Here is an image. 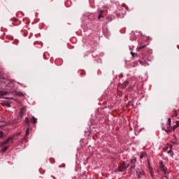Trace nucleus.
I'll return each mask as SVG.
<instances>
[{"label": "nucleus", "mask_w": 179, "mask_h": 179, "mask_svg": "<svg viewBox=\"0 0 179 179\" xmlns=\"http://www.w3.org/2000/svg\"><path fill=\"white\" fill-rule=\"evenodd\" d=\"M13 139H15V136L8 137L6 141L0 143V148H1L0 152L3 153L8 150V143H12L13 142Z\"/></svg>", "instance_id": "obj_1"}, {"label": "nucleus", "mask_w": 179, "mask_h": 179, "mask_svg": "<svg viewBox=\"0 0 179 179\" xmlns=\"http://www.w3.org/2000/svg\"><path fill=\"white\" fill-rule=\"evenodd\" d=\"M129 167V164H126L125 162L122 163L117 169V171L120 173H122V171H125Z\"/></svg>", "instance_id": "obj_2"}, {"label": "nucleus", "mask_w": 179, "mask_h": 179, "mask_svg": "<svg viewBox=\"0 0 179 179\" xmlns=\"http://www.w3.org/2000/svg\"><path fill=\"white\" fill-rule=\"evenodd\" d=\"M159 169L161 171H163V173H164L165 178L169 179V175L166 173V171H167V168L166 167V166H164V164H163V161L159 162Z\"/></svg>", "instance_id": "obj_3"}, {"label": "nucleus", "mask_w": 179, "mask_h": 179, "mask_svg": "<svg viewBox=\"0 0 179 179\" xmlns=\"http://www.w3.org/2000/svg\"><path fill=\"white\" fill-rule=\"evenodd\" d=\"M103 10H99V15H98V19H101V17H103V13L106 12V9H108V7L107 6H103Z\"/></svg>", "instance_id": "obj_4"}, {"label": "nucleus", "mask_w": 179, "mask_h": 179, "mask_svg": "<svg viewBox=\"0 0 179 179\" xmlns=\"http://www.w3.org/2000/svg\"><path fill=\"white\" fill-rule=\"evenodd\" d=\"M130 163H131L130 169L134 170V169H135L136 167L135 163H136V158L132 159Z\"/></svg>", "instance_id": "obj_5"}, {"label": "nucleus", "mask_w": 179, "mask_h": 179, "mask_svg": "<svg viewBox=\"0 0 179 179\" xmlns=\"http://www.w3.org/2000/svg\"><path fill=\"white\" fill-rule=\"evenodd\" d=\"M136 174L138 178H141V177H142V176H143V174H145V172L142 170H137L136 171Z\"/></svg>", "instance_id": "obj_6"}, {"label": "nucleus", "mask_w": 179, "mask_h": 179, "mask_svg": "<svg viewBox=\"0 0 179 179\" xmlns=\"http://www.w3.org/2000/svg\"><path fill=\"white\" fill-rule=\"evenodd\" d=\"M138 62H139L140 65H143V66H148V65H149V63H148L145 60H139Z\"/></svg>", "instance_id": "obj_7"}, {"label": "nucleus", "mask_w": 179, "mask_h": 179, "mask_svg": "<svg viewBox=\"0 0 179 179\" xmlns=\"http://www.w3.org/2000/svg\"><path fill=\"white\" fill-rule=\"evenodd\" d=\"M178 127H179V121L176 120V124L172 127L173 131H176V129H177V128H178Z\"/></svg>", "instance_id": "obj_8"}, {"label": "nucleus", "mask_w": 179, "mask_h": 179, "mask_svg": "<svg viewBox=\"0 0 179 179\" xmlns=\"http://www.w3.org/2000/svg\"><path fill=\"white\" fill-rule=\"evenodd\" d=\"M7 94H9V92L5 91H0V97L7 96Z\"/></svg>", "instance_id": "obj_9"}, {"label": "nucleus", "mask_w": 179, "mask_h": 179, "mask_svg": "<svg viewBox=\"0 0 179 179\" xmlns=\"http://www.w3.org/2000/svg\"><path fill=\"white\" fill-rule=\"evenodd\" d=\"M148 154L146 153V152H141L140 155V159H143V157H147Z\"/></svg>", "instance_id": "obj_10"}, {"label": "nucleus", "mask_w": 179, "mask_h": 179, "mask_svg": "<svg viewBox=\"0 0 179 179\" xmlns=\"http://www.w3.org/2000/svg\"><path fill=\"white\" fill-rule=\"evenodd\" d=\"M166 127H167L168 129L171 127V118H170V117L168 119V123H167Z\"/></svg>", "instance_id": "obj_11"}, {"label": "nucleus", "mask_w": 179, "mask_h": 179, "mask_svg": "<svg viewBox=\"0 0 179 179\" xmlns=\"http://www.w3.org/2000/svg\"><path fill=\"white\" fill-rule=\"evenodd\" d=\"M129 83L128 81H124L122 85V89H125V87L127 86V85H129Z\"/></svg>", "instance_id": "obj_12"}, {"label": "nucleus", "mask_w": 179, "mask_h": 179, "mask_svg": "<svg viewBox=\"0 0 179 179\" xmlns=\"http://www.w3.org/2000/svg\"><path fill=\"white\" fill-rule=\"evenodd\" d=\"M29 129L27 128L26 131V134L24 135V139H27V138H29Z\"/></svg>", "instance_id": "obj_13"}, {"label": "nucleus", "mask_w": 179, "mask_h": 179, "mask_svg": "<svg viewBox=\"0 0 179 179\" xmlns=\"http://www.w3.org/2000/svg\"><path fill=\"white\" fill-rule=\"evenodd\" d=\"M177 115H178V114H177V110L174 109V110H173V113H172L171 117H177Z\"/></svg>", "instance_id": "obj_14"}, {"label": "nucleus", "mask_w": 179, "mask_h": 179, "mask_svg": "<svg viewBox=\"0 0 179 179\" xmlns=\"http://www.w3.org/2000/svg\"><path fill=\"white\" fill-rule=\"evenodd\" d=\"M161 128H162V131H165V132H167V134H169V131H168L167 129H166V127H164V124H161Z\"/></svg>", "instance_id": "obj_15"}, {"label": "nucleus", "mask_w": 179, "mask_h": 179, "mask_svg": "<svg viewBox=\"0 0 179 179\" xmlns=\"http://www.w3.org/2000/svg\"><path fill=\"white\" fill-rule=\"evenodd\" d=\"M31 122L33 124H36L37 122V118L34 117V116L31 117Z\"/></svg>", "instance_id": "obj_16"}, {"label": "nucleus", "mask_w": 179, "mask_h": 179, "mask_svg": "<svg viewBox=\"0 0 179 179\" xmlns=\"http://www.w3.org/2000/svg\"><path fill=\"white\" fill-rule=\"evenodd\" d=\"M168 155H171V156H173L174 155V152H173V150H169L168 152H167Z\"/></svg>", "instance_id": "obj_17"}, {"label": "nucleus", "mask_w": 179, "mask_h": 179, "mask_svg": "<svg viewBox=\"0 0 179 179\" xmlns=\"http://www.w3.org/2000/svg\"><path fill=\"white\" fill-rule=\"evenodd\" d=\"M145 47H146L145 45H139V46L138 47V50H142L143 48H145Z\"/></svg>", "instance_id": "obj_18"}, {"label": "nucleus", "mask_w": 179, "mask_h": 179, "mask_svg": "<svg viewBox=\"0 0 179 179\" xmlns=\"http://www.w3.org/2000/svg\"><path fill=\"white\" fill-rule=\"evenodd\" d=\"M8 85H15V83L13 81L7 80Z\"/></svg>", "instance_id": "obj_19"}, {"label": "nucleus", "mask_w": 179, "mask_h": 179, "mask_svg": "<svg viewBox=\"0 0 179 179\" xmlns=\"http://www.w3.org/2000/svg\"><path fill=\"white\" fill-rule=\"evenodd\" d=\"M0 138H3V131H0Z\"/></svg>", "instance_id": "obj_20"}, {"label": "nucleus", "mask_w": 179, "mask_h": 179, "mask_svg": "<svg viewBox=\"0 0 179 179\" xmlns=\"http://www.w3.org/2000/svg\"><path fill=\"white\" fill-rule=\"evenodd\" d=\"M25 122L29 124V117H25Z\"/></svg>", "instance_id": "obj_21"}, {"label": "nucleus", "mask_w": 179, "mask_h": 179, "mask_svg": "<svg viewBox=\"0 0 179 179\" xmlns=\"http://www.w3.org/2000/svg\"><path fill=\"white\" fill-rule=\"evenodd\" d=\"M131 55H132V57H135L136 55H138V54L136 53H134V52H131Z\"/></svg>", "instance_id": "obj_22"}, {"label": "nucleus", "mask_w": 179, "mask_h": 179, "mask_svg": "<svg viewBox=\"0 0 179 179\" xmlns=\"http://www.w3.org/2000/svg\"><path fill=\"white\" fill-rule=\"evenodd\" d=\"M4 99H10V100L13 99V97H5Z\"/></svg>", "instance_id": "obj_23"}, {"label": "nucleus", "mask_w": 179, "mask_h": 179, "mask_svg": "<svg viewBox=\"0 0 179 179\" xmlns=\"http://www.w3.org/2000/svg\"><path fill=\"white\" fill-rule=\"evenodd\" d=\"M17 94H18V96H23V94L20 93V92H19Z\"/></svg>", "instance_id": "obj_24"}, {"label": "nucleus", "mask_w": 179, "mask_h": 179, "mask_svg": "<svg viewBox=\"0 0 179 179\" xmlns=\"http://www.w3.org/2000/svg\"><path fill=\"white\" fill-rule=\"evenodd\" d=\"M6 107H10V103H7L6 104Z\"/></svg>", "instance_id": "obj_25"}, {"label": "nucleus", "mask_w": 179, "mask_h": 179, "mask_svg": "<svg viewBox=\"0 0 179 179\" xmlns=\"http://www.w3.org/2000/svg\"><path fill=\"white\" fill-rule=\"evenodd\" d=\"M151 176L153 177V173H152V172H151Z\"/></svg>", "instance_id": "obj_26"}, {"label": "nucleus", "mask_w": 179, "mask_h": 179, "mask_svg": "<svg viewBox=\"0 0 179 179\" xmlns=\"http://www.w3.org/2000/svg\"><path fill=\"white\" fill-rule=\"evenodd\" d=\"M19 135H20V133H19V134H17V136H19Z\"/></svg>", "instance_id": "obj_27"}, {"label": "nucleus", "mask_w": 179, "mask_h": 179, "mask_svg": "<svg viewBox=\"0 0 179 179\" xmlns=\"http://www.w3.org/2000/svg\"><path fill=\"white\" fill-rule=\"evenodd\" d=\"M63 167H65V164H63Z\"/></svg>", "instance_id": "obj_28"}]
</instances>
